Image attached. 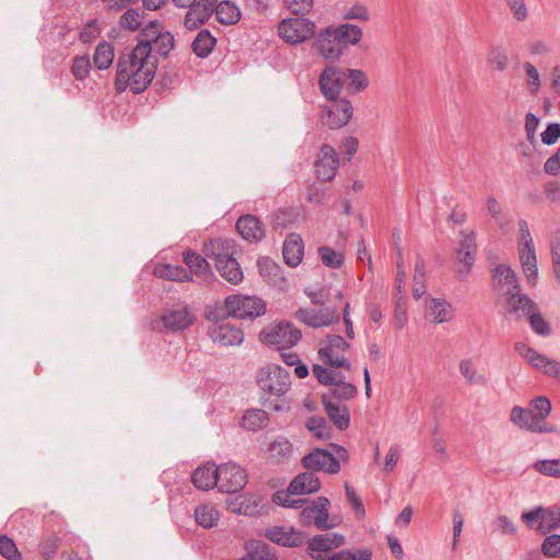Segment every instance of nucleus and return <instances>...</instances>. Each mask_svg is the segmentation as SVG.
I'll list each match as a JSON object with an SVG mask.
<instances>
[{
	"label": "nucleus",
	"mask_w": 560,
	"mask_h": 560,
	"mask_svg": "<svg viewBox=\"0 0 560 560\" xmlns=\"http://www.w3.org/2000/svg\"><path fill=\"white\" fill-rule=\"evenodd\" d=\"M173 47V35L158 22H150L142 30V82L152 81L159 60L165 58Z\"/></svg>",
	"instance_id": "1"
},
{
	"label": "nucleus",
	"mask_w": 560,
	"mask_h": 560,
	"mask_svg": "<svg viewBox=\"0 0 560 560\" xmlns=\"http://www.w3.org/2000/svg\"><path fill=\"white\" fill-rule=\"evenodd\" d=\"M205 255L214 259L217 270L223 279L231 284H238L243 281V271L237 260L233 257L235 243L232 240H210L205 244Z\"/></svg>",
	"instance_id": "2"
},
{
	"label": "nucleus",
	"mask_w": 560,
	"mask_h": 560,
	"mask_svg": "<svg viewBox=\"0 0 560 560\" xmlns=\"http://www.w3.org/2000/svg\"><path fill=\"white\" fill-rule=\"evenodd\" d=\"M493 288L506 312L528 307V298L520 293L516 275L510 266L500 265L493 270Z\"/></svg>",
	"instance_id": "3"
},
{
	"label": "nucleus",
	"mask_w": 560,
	"mask_h": 560,
	"mask_svg": "<svg viewBox=\"0 0 560 560\" xmlns=\"http://www.w3.org/2000/svg\"><path fill=\"white\" fill-rule=\"evenodd\" d=\"M350 343L341 336L327 335L317 345L318 360L330 366L350 370L351 363L348 359Z\"/></svg>",
	"instance_id": "4"
},
{
	"label": "nucleus",
	"mask_w": 560,
	"mask_h": 560,
	"mask_svg": "<svg viewBox=\"0 0 560 560\" xmlns=\"http://www.w3.org/2000/svg\"><path fill=\"white\" fill-rule=\"evenodd\" d=\"M195 322V315L188 306L176 304L164 308L151 320V327L158 331L179 332L189 328Z\"/></svg>",
	"instance_id": "5"
},
{
	"label": "nucleus",
	"mask_w": 560,
	"mask_h": 560,
	"mask_svg": "<svg viewBox=\"0 0 560 560\" xmlns=\"http://www.w3.org/2000/svg\"><path fill=\"white\" fill-rule=\"evenodd\" d=\"M226 314L236 319H254L266 313L267 306L262 299L255 295L232 294L224 300Z\"/></svg>",
	"instance_id": "6"
},
{
	"label": "nucleus",
	"mask_w": 560,
	"mask_h": 560,
	"mask_svg": "<svg viewBox=\"0 0 560 560\" xmlns=\"http://www.w3.org/2000/svg\"><path fill=\"white\" fill-rule=\"evenodd\" d=\"M140 49V42L131 54L122 55L117 65V75L115 86L117 92L121 93L129 89L132 93H140V61H138L137 51Z\"/></svg>",
	"instance_id": "7"
},
{
	"label": "nucleus",
	"mask_w": 560,
	"mask_h": 560,
	"mask_svg": "<svg viewBox=\"0 0 560 560\" xmlns=\"http://www.w3.org/2000/svg\"><path fill=\"white\" fill-rule=\"evenodd\" d=\"M256 381L258 387L271 396H282L291 387L290 373L277 364L262 366L257 374Z\"/></svg>",
	"instance_id": "8"
},
{
	"label": "nucleus",
	"mask_w": 560,
	"mask_h": 560,
	"mask_svg": "<svg viewBox=\"0 0 560 560\" xmlns=\"http://www.w3.org/2000/svg\"><path fill=\"white\" fill-rule=\"evenodd\" d=\"M345 542V536L338 533L316 535L308 541V555L314 560H345L341 555L352 553L351 551L334 552L335 549L341 547Z\"/></svg>",
	"instance_id": "9"
},
{
	"label": "nucleus",
	"mask_w": 560,
	"mask_h": 560,
	"mask_svg": "<svg viewBox=\"0 0 560 560\" xmlns=\"http://www.w3.org/2000/svg\"><path fill=\"white\" fill-rule=\"evenodd\" d=\"M301 336V331L292 323L280 320L266 325L259 339L265 345L284 349L296 345Z\"/></svg>",
	"instance_id": "10"
},
{
	"label": "nucleus",
	"mask_w": 560,
	"mask_h": 560,
	"mask_svg": "<svg viewBox=\"0 0 560 560\" xmlns=\"http://www.w3.org/2000/svg\"><path fill=\"white\" fill-rule=\"evenodd\" d=\"M518 255L524 277L529 285H536L538 279V267L533 238L525 221L518 222Z\"/></svg>",
	"instance_id": "11"
},
{
	"label": "nucleus",
	"mask_w": 560,
	"mask_h": 560,
	"mask_svg": "<svg viewBox=\"0 0 560 560\" xmlns=\"http://www.w3.org/2000/svg\"><path fill=\"white\" fill-rule=\"evenodd\" d=\"M329 506L330 502L327 498L318 497L302 509L300 512L301 523L306 526L314 525L322 530L338 526L341 518L338 516L329 517Z\"/></svg>",
	"instance_id": "12"
},
{
	"label": "nucleus",
	"mask_w": 560,
	"mask_h": 560,
	"mask_svg": "<svg viewBox=\"0 0 560 560\" xmlns=\"http://www.w3.org/2000/svg\"><path fill=\"white\" fill-rule=\"evenodd\" d=\"M278 36L289 45H300L315 34V24L306 18H288L279 22Z\"/></svg>",
	"instance_id": "13"
},
{
	"label": "nucleus",
	"mask_w": 560,
	"mask_h": 560,
	"mask_svg": "<svg viewBox=\"0 0 560 560\" xmlns=\"http://www.w3.org/2000/svg\"><path fill=\"white\" fill-rule=\"evenodd\" d=\"M521 521L528 527L535 528L540 534H547L560 526V508L557 505L544 508L536 506L524 511Z\"/></svg>",
	"instance_id": "14"
},
{
	"label": "nucleus",
	"mask_w": 560,
	"mask_h": 560,
	"mask_svg": "<svg viewBox=\"0 0 560 560\" xmlns=\"http://www.w3.org/2000/svg\"><path fill=\"white\" fill-rule=\"evenodd\" d=\"M330 101L331 103L323 108L320 122L329 129H340L348 125L353 116L352 103L345 97Z\"/></svg>",
	"instance_id": "15"
},
{
	"label": "nucleus",
	"mask_w": 560,
	"mask_h": 560,
	"mask_svg": "<svg viewBox=\"0 0 560 560\" xmlns=\"http://www.w3.org/2000/svg\"><path fill=\"white\" fill-rule=\"evenodd\" d=\"M476 255V237L474 232L464 230L459 233L458 245L454 252L456 272L465 278L470 272Z\"/></svg>",
	"instance_id": "16"
},
{
	"label": "nucleus",
	"mask_w": 560,
	"mask_h": 560,
	"mask_svg": "<svg viewBox=\"0 0 560 560\" xmlns=\"http://www.w3.org/2000/svg\"><path fill=\"white\" fill-rule=\"evenodd\" d=\"M515 350L532 368L560 382L559 362L545 357L524 342H517Z\"/></svg>",
	"instance_id": "17"
},
{
	"label": "nucleus",
	"mask_w": 560,
	"mask_h": 560,
	"mask_svg": "<svg viewBox=\"0 0 560 560\" xmlns=\"http://www.w3.org/2000/svg\"><path fill=\"white\" fill-rule=\"evenodd\" d=\"M312 372L320 384L334 386V396L345 399L354 396L355 387L350 383L343 382L340 373L322 364H314Z\"/></svg>",
	"instance_id": "18"
},
{
	"label": "nucleus",
	"mask_w": 560,
	"mask_h": 560,
	"mask_svg": "<svg viewBox=\"0 0 560 560\" xmlns=\"http://www.w3.org/2000/svg\"><path fill=\"white\" fill-rule=\"evenodd\" d=\"M217 487L220 491L234 493L242 490L247 483V474L238 465L228 463L218 467Z\"/></svg>",
	"instance_id": "19"
},
{
	"label": "nucleus",
	"mask_w": 560,
	"mask_h": 560,
	"mask_svg": "<svg viewBox=\"0 0 560 560\" xmlns=\"http://www.w3.org/2000/svg\"><path fill=\"white\" fill-rule=\"evenodd\" d=\"M318 85L327 100H336L346 86L345 68L336 65L326 66L319 75Z\"/></svg>",
	"instance_id": "20"
},
{
	"label": "nucleus",
	"mask_w": 560,
	"mask_h": 560,
	"mask_svg": "<svg viewBox=\"0 0 560 560\" xmlns=\"http://www.w3.org/2000/svg\"><path fill=\"white\" fill-rule=\"evenodd\" d=\"M314 49L325 59H339L345 51L339 34L335 26H328L322 30L314 43Z\"/></svg>",
	"instance_id": "21"
},
{
	"label": "nucleus",
	"mask_w": 560,
	"mask_h": 560,
	"mask_svg": "<svg viewBox=\"0 0 560 560\" xmlns=\"http://www.w3.org/2000/svg\"><path fill=\"white\" fill-rule=\"evenodd\" d=\"M339 165V160L336 150L328 145L323 144L319 149L315 161V173L322 182L331 180Z\"/></svg>",
	"instance_id": "22"
},
{
	"label": "nucleus",
	"mask_w": 560,
	"mask_h": 560,
	"mask_svg": "<svg viewBox=\"0 0 560 560\" xmlns=\"http://www.w3.org/2000/svg\"><path fill=\"white\" fill-rule=\"evenodd\" d=\"M303 466L308 470H322L335 475L340 470V464L336 457L327 451L315 448L303 457Z\"/></svg>",
	"instance_id": "23"
},
{
	"label": "nucleus",
	"mask_w": 560,
	"mask_h": 560,
	"mask_svg": "<svg viewBox=\"0 0 560 560\" xmlns=\"http://www.w3.org/2000/svg\"><path fill=\"white\" fill-rule=\"evenodd\" d=\"M296 318L307 326L320 328L337 323L339 315L337 311L331 307H324L319 310L302 308L298 311Z\"/></svg>",
	"instance_id": "24"
},
{
	"label": "nucleus",
	"mask_w": 560,
	"mask_h": 560,
	"mask_svg": "<svg viewBox=\"0 0 560 560\" xmlns=\"http://www.w3.org/2000/svg\"><path fill=\"white\" fill-rule=\"evenodd\" d=\"M551 402L546 397H536L529 404L528 409L515 406L511 410L510 420H523L530 417L533 420L545 419L550 415Z\"/></svg>",
	"instance_id": "25"
},
{
	"label": "nucleus",
	"mask_w": 560,
	"mask_h": 560,
	"mask_svg": "<svg viewBox=\"0 0 560 560\" xmlns=\"http://www.w3.org/2000/svg\"><path fill=\"white\" fill-rule=\"evenodd\" d=\"M486 210L492 223L504 234L513 229V215L506 211L501 202L494 197H488L486 200Z\"/></svg>",
	"instance_id": "26"
},
{
	"label": "nucleus",
	"mask_w": 560,
	"mask_h": 560,
	"mask_svg": "<svg viewBox=\"0 0 560 560\" xmlns=\"http://www.w3.org/2000/svg\"><path fill=\"white\" fill-rule=\"evenodd\" d=\"M215 0H201L191 7L186 13L184 25L187 30L192 31L201 26L213 12Z\"/></svg>",
	"instance_id": "27"
},
{
	"label": "nucleus",
	"mask_w": 560,
	"mask_h": 560,
	"mask_svg": "<svg viewBox=\"0 0 560 560\" xmlns=\"http://www.w3.org/2000/svg\"><path fill=\"white\" fill-rule=\"evenodd\" d=\"M425 317L435 324L447 323L454 318V308L443 299H430L425 304Z\"/></svg>",
	"instance_id": "28"
},
{
	"label": "nucleus",
	"mask_w": 560,
	"mask_h": 560,
	"mask_svg": "<svg viewBox=\"0 0 560 560\" xmlns=\"http://www.w3.org/2000/svg\"><path fill=\"white\" fill-rule=\"evenodd\" d=\"M211 338L214 342L224 346H238L244 340L243 330L234 325L220 324L211 331Z\"/></svg>",
	"instance_id": "29"
},
{
	"label": "nucleus",
	"mask_w": 560,
	"mask_h": 560,
	"mask_svg": "<svg viewBox=\"0 0 560 560\" xmlns=\"http://www.w3.org/2000/svg\"><path fill=\"white\" fill-rule=\"evenodd\" d=\"M266 538L285 547L299 546L303 542V536L292 527L273 526L266 529Z\"/></svg>",
	"instance_id": "30"
},
{
	"label": "nucleus",
	"mask_w": 560,
	"mask_h": 560,
	"mask_svg": "<svg viewBox=\"0 0 560 560\" xmlns=\"http://www.w3.org/2000/svg\"><path fill=\"white\" fill-rule=\"evenodd\" d=\"M238 234L248 242H258L265 235V229L261 222L254 215L246 214L236 222Z\"/></svg>",
	"instance_id": "31"
},
{
	"label": "nucleus",
	"mask_w": 560,
	"mask_h": 560,
	"mask_svg": "<svg viewBox=\"0 0 560 560\" xmlns=\"http://www.w3.org/2000/svg\"><path fill=\"white\" fill-rule=\"evenodd\" d=\"M528 307L520 311H510L509 313L516 317H528L533 330L538 335H549L550 326L540 315L537 306L528 299Z\"/></svg>",
	"instance_id": "32"
},
{
	"label": "nucleus",
	"mask_w": 560,
	"mask_h": 560,
	"mask_svg": "<svg viewBox=\"0 0 560 560\" xmlns=\"http://www.w3.org/2000/svg\"><path fill=\"white\" fill-rule=\"evenodd\" d=\"M319 479L313 471L299 474L289 485V492L293 494H308L318 491Z\"/></svg>",
	"instance_id": "33"
},
{
	"label": "nucleus",
	"mask_w": 560,
	"mask_h": 560,
	"mask_svg": "<svg viewBox=\"0 0 560 560\" xmlns=\"http://www.w3.org/2000/svg\"><path fill=\"white\" fill-rule=\"evenodd\" d=\"M217 476L218 467L214 464L208 463L194 471L191 481L198 489L209 490L217 486Z\"/></svg>",
	"instance_id": "34"
},
{
	"label": "nucleus",
	"mask_w": 560,
	"mask_h": 560,
	"mask_svg": "<svg viewBox=\"0 0 560 560\" xmlns=\"http://www.w3.org/2000/svg\"><path fill=\"white\" fill-rule=\"evenodd\" d=\"M304 256V246L302 238L296 235H290L283 244V258L291 267H296L301 264Z\"/></svg>",
	"instance_id": "35"
},
{
	"label": "nucleus",
	"mask_w": 560,
	"mask_h": 560,
	"mask_svg": "<svg viewBox=\"0 0 560 560\" xmlns=\"http://www.w3.org/2000/svg\"><path fill=\"white\" fill-rule=\"evenodd\" d=\"M346 86L350 94H358L370 86L368 73L362 69L345 68Z\"/></svg>",
	"instance_id": "36"
},
{
	"label": "nucleus",
	"mask_w": 560,
	"mask_h": 560,
	"mask_svg": "<svg viewBox=\"0 0 560 560\" xmlns=\"http://www.w3.org/2000/svg\"><path fill=\"white\" fill-rule=\"evenodd\" d=\"M219 510L211 503L200 504L195 509V520L203 528H212L220 521Z\"/></svg>",
	"instance_id": "37"
},
{
	"label": "nucleus",
	"mask_w": 560,
	"mask_h": 560,
	"mask_svg": "<svg viewBox=\"0 0 560 560\" xmlns=\"http://www.w3.org/2000/svg\"><path fill=\"white\" fill-rule=\"evenodd\" d=\"M218 22L223 25H234L242 16L241 10L230 1H222L213 8Z\"/></svg>",
	"instance_id": "38"
},
{
	"label": "nucleus",
	"mask_w": 560,
	"mask_h": 560,
	"mask_svg": "<svg viewBox=\"0 0 560 560\" xmlns=\"http://www.w3.org/2000/svg\"><path fill=\"white\" fill-rule=\"evenodd\" d=\"M335 27L339 34V37H340L343 48H346L347 45H350V46L359 45L364 35L363 30L357 24L345 23V24H339Z\"/></svg>",
	"instance_id": "39"
},
{
	"label": "nucleus",
	"mask_w": 560,
	"mask_h": 560,
	"mask_svg": "<svg viewBox=\"0 0 560 560\" xmlns=\"http://www.w3.org/2000/svg\"><path fill=\"white\" fill-rule=\"evenodd\" d=\"M317 255L320 262L330 269H339L346 261L345 253L330 246H320L317 249Z\"/></svg>",
	"instance_id": "40"
},
{
	"label": "nucleus",
	"mask_w": 560,
	"mask_h": 560,
	"mask_svg": "<svg viewBox=\"0 0 560 560\" xmlns=\"http://www.w3.org/2000/svg\"><path fill=\"white\" fill-rule=\"evenodd\" d=\"M261 499L256 494H244L240 495L235 500V504L231 505L230 509L238 514L255 515L258 513Z\"/></svg>",
	"instance_id": "41"
},
{
	"label": "nucleus",
	"mask_w": 560,
	"mask_h": 560,
	"mask_svg": "<svg viewBox=\"0 0 560 560\" xmlns=\"http://www.w3.org/2000/svg\"><path fill=\"white\" fill-rule=\"evenodd\" d=\"M246 555L241 560H276L267 544L260 540H249L246 544Z\"/></svg>",
	"instance_id": "42"
},
{
	"label": "nucleus",
	"mask_w": 560,
	"mask_h": 560,
	"mask_svg": "<svg viewBox=\"0 0 560 560\" xmlns=\"http://www.w3.org/2000/svg\"><path fill=\"white\" fill-rule=\"evenodd\" d=\"M292 454V445L285 439H278L273 441L268 448V458L272 463H282L287 460Z\"/></svg>",
	"instance_id": "43"
},
{
	"label": "nucleus",
	"mask_w": 560,
	"mask_h": 560,
	"mask_svg": "<svg viewBox=\"0 0 560 560\" xmlns=\"http://www.w3.org/2000/svg\"><path fill=\"white\" fill-rule=\"evenodd\" d=\"M114 56L113 46L106 42L101 43L93 56L94 65L101 70L108 69L114 61Z\"/></svg>",
	"instance_id": "44"
},
{
	"label": "nucleus",
	"mask_w": 560,
	"mask_h": 560,
	"mask_svg": "<svg viewBox=\"0 0 560 560\" xmlns=\"http://www.w3.org/2000/svg\"><path fill=\"white\" fill-rule=\"evenodd\" d=\"M487 65L494 71H505L509 67L506 51L501 47H491L487 54Z\"/></svg>",
	"instance_id": "45"
},
{
	"label": "nucleus",
	"mask_w": 560,
	"mask_h": 560,
	"mask_svg": "<svg viewBox=\"0 0 560 560\" xmlns=\"http://www.w3.org/2000/svg\"><path fill=\"white\" fill-rule=\"evenodd\" d=\"M460 375L470 385H480L483 383L485 377L479 373L476 364L471 359H464L458 364Z\"/></svg>",
	"instance_id": "46"
},
{
	"label": "nucleus",
	"mask_w": 560,
	"mask_h": 560,
	"mask_svg": "<svg viewBox=\"0 0 560 560\" xmlns=\"http://www.w3.org/2000/svg\"><path fill=\"white\" fill-rule=\"evenodd\" d=\"M215 45V38L208 32H200L192 43L194 52L199 57L208 56Z\"/></svg>",
	"instance_id": "47"
},
{
	"label": "nucleus",
	"mask_w": 560,
	"mask_h": 560,
	"mask_svg": "<svg viewBox=\"0 0 560 560\" xmlns=\"http://www.w3.org/2000/svg\"><path fill=\"white\" fill-rule=\"evenodd\" d=\"M155 276L173 281H186L189 280L187 271L178 266L172 265H160L154 269Z\"/></svg>",
	"instance_id": "48"
},
{
	"label": "nucleus",
	"mask_w": 560,
	"mask_h": 560,
	"mask_svg": "<svg viewBox=\"0 0 560 560\" xmlns=\"http://www.w3.org/2000/svg\"><path fill=\"white\" fill-rule=\"evenodd\" d=\"M525 84L530 94H537L541 86V78L538 69L530 62L523 63Z\"/></svg>",
	"instance_id": "49"
},
{
	"label": "nucleus",
	"mask_w": 560,
	"mask_h": 560,
	"mask_svg": "<svg viewBox=\"0 0 560 560\" xmlns=\"http://www.w3.org/2000/svg\"><path fill=\"white\" fill-rule=\"evenodd\" d=\"M184 261L197 276H207L209 273V264L196 253L186 252L184 254Z\"/></svg>",
	"instance_id": "50"
},
{
	"label": "nucleus",
	"mask_w": 560,
	"mask_h": 560,
	"mask_svg": "<svg viewBox=\"0 0 560 560\" xmlns=\"http://www.w3.org/2000/svg\"><path fill=\"white\" fill-rule=\"evenodd\" d=\"M533 468L544 476L560 478V458L537 460L533 464Z\"/></svg>",
	"instance_id": "51"
},
{
	"label": "nucleus",
	"mask_w": 560,
	"mask_h": 560,
	"mask_svg": "<svg viewBox=\"0 0 560 560\" xmlns=\"http://www.w3.org/2000/svg\"><path fill=\"white\" fill-rule=\"evenodd\" d=\"M343 19L347 21L369 22L371 20V12L366 4L354 2L346 10Z\"/></svg>",
	"instance_id": "52"
},
{
	"label": "nucleus",
	"mask_w": 560,
	"mask_h": 560,
	"mask_svg": "<svg viewBox=\"0 0 560 560\" xmlns=\"http://www.w3.org/2000/svg\"><path fill=\"white\" fill-rule=\"evenodd\" d=\"M60 542L61 540L57 535H48L47 537L43 538L38 545L39 553L45 559L54 558L60 547Z\"/></svg>",
	"instance_id": "53"
},
{
	"label": "nucleus",
	"mask_w": 560,
	"mask_h": 560,
	"mask_svg": "<svg viewBox=\"0 0 560 560\" xmlns=\"http://www.w3.org/2000/svg\"><path fill=\"white\" fill-rule=\"evenodd\" d=\"M323 402L331 420H349L350 413L345 404L327 400L326 396L323 397Z\"/></svg>",
	"instance_id": "54"
},
{
	"label": "nucleus",
	"mask_w": 560,
	"mask_h": 560,
	"mask_svg": "<svg viewBox=\"0 0 560 560\" xmlns=\"http://www.w3.org/2000/svg\"><path fill=\"white\" fill-rule=\"evenodd\" d=\"M0 555L8 560L22 559L14 540L7 535H0Z\"/></svg>",
	"instance_id": "55"
},
{
	"label": "nucleus",
	"mask_w": 560,
	"mask_h": 560,
	"mask_svg": "<svg viewBox=\"0 0 560 560\" xmlns=\"http://www.w3.org/2000/svg\"><path fill=\"white\" fill-rule=\"evenodd\" d=\"M506 5L513 16V19L518 22H525L529 16V9L527 7L526 0H505Z\"/></svg>",
	"instance_id": "56"
},
{
	"label": "nucleus",
	"mask_w": 560,
	"mask_h": 560,
	"mask_svg": "<svg viewBox=\"0 0 560 560\" xmlns=\"http://www.w3.org/2000/svg\"><path fill=\"white\" fill-rule=\"evenodd\" d=\"M307 429L317 440L326 441L332 438L331 422H307Z\"/></svg>",
	"instance_id": "57"
},
{
	"label": "nucleus",
	"mask_w": 560,
	"mask_h": 560,
	"mask_svg": "<svg viewBox=\"0 0 560 560\" xmlns=\"http://www.w3.org/2000/svg\"><path fill=\"white\" fill-rule=\"evenodd\" d=\"M552 271L556 282L560 285V235H555L550 242Z\"/></svg>",
	"instance_id": "58"
},
{
	"label": "nucleus",
	"mask_w": 560,
	"mask_h": 560,
	"mask_svg": "<svg viewBox=\"0 0 560 560\" xmlns=\"http://www.w3.org/2000/svg\"><path fill=\"white\" fill-rule=\"evenodd\" d=\"M520 430L529 433H550L556 432L557 429L552 422H517Z\"/></svg>",
	"instance_id": "59"
},
{
	"label": "nucleus",
	"mask_w": 560,
	"mask_h": 560,
	"mask_svg": "<svg viewBox=\"0 0 560 560\" xmlns=\"http://www.w3.org/2000/svg\"><path fill=\"white\" fill-rule=\"evenodd\" d=\"M346 489V498L348 502L351 504L355 516L360 520L364 518L365 516V509L364 505L360 499V497L357 494L355 490L350 487L348 483L345 485Z\"/></svg>",
	"instance_id": "60"
},
{
	"label": "nucleus",
	"mask_w": 560,
	"mask_h": 560,
	"mask_svg": "<svg viewBox=\"0 0 560 560\" xmlns=\"http://www.w3.org/2000/svg\"><path fill=\"white\" fill-rule=\"evenodd\" d=\"M91 70L90 59L86 56H80L74 58L71 72L78 80L85 79Z\"/></svg>",
	"instance_id": "61"
},
{
	"label": "nucleus",
	"mask_w": 560,
	"mask_h": 560,
	"mask_svg": "<svg viewBox=\"0 0 560 560\" xmlns=\"http://www.w3.org/2000/svg\"><path fill=\"white\" fill-rule=\"evenodd\" d=\"M541 551L549 558H556L560 556V535H550L546 537L541 545Z\"/></svg>",
	"instance_id": "62"
},
{
	"label": "nucleus",
	"mask_w": 560,
	"mask_h": 560,
	"mask_svg": "<svg viewBox=\"0 0 560 560\" xmlns=\"http://www.w3.org/2000/svg\"><path fill=\"white\" fill-rule=\"evenodd\" d=\"M121 27L137 31L140 27V13L137 9L127 10L120 18Z\"/></svg>",
	"instance_id": "63"
},
{
	"label": "nucleus",
	"mask_w": 560,
	"mask_h": 560,
	"mask_svg": "<svg viewBox=\"0 0 560 560\" xmlns=\"http://www.w3.org/2000/svg\"><path fill=\"white\" fill-rule=\"evenodd\" d=\"M545 144L551 145L560 139V124H549L540 135Z\"/></svg>",
	"instance_id": "64"
}]
</instances>
